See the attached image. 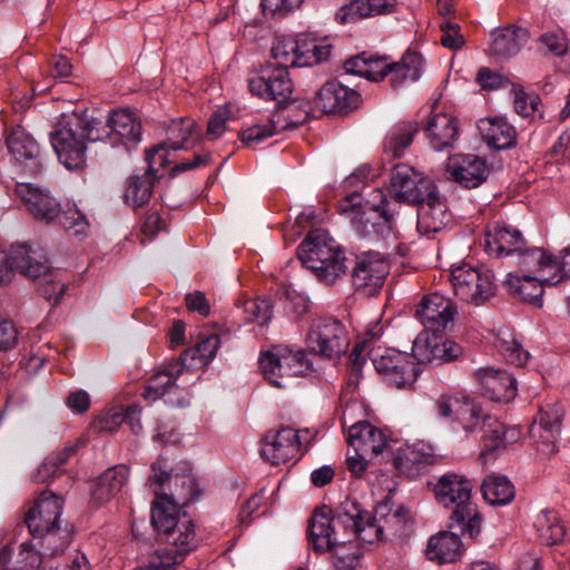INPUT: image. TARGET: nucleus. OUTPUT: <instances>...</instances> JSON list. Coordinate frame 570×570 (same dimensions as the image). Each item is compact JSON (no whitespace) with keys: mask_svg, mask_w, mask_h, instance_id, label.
Returning a JSON list of instances; mask_svg holds the SVG:
<instances>
[{"mask_svg":"<svg viewBox=\"0 0 570 570\" xmlns=\"http://www.w3.org/2000/svg\"><path fill=\"white\" fill-rule=\"evenodd\" d=\"M470 420L474 416L481 419V433L484 441V449L480 458H485L489 452L505 445L507 428L497 417L484 411L480 404H472L470 407Z\"/></svg>","mask_w":570,"mask_h":570,"instance_id":"c756f323","label":"nucleus"},{"mask_svg":"<svg viewBox=\"0 0 570 570\" xmlns=\"http://www.w3.org/2000/svg\"><path fill=\"white\" fill-rule=\"evenodd\" d=\"M409 511L403 507L392 510L387 502L377 504L372 515L360 507L356 534L358 541L374 543L382 539L401 538L406 529Z\"/></svg>","mask_w":570,"mask_h":570,"instance_id":"7ed1b4c3","label":"nucleus"},{"mask_svg":"<svg viewBox=\"0 0 570 570\" xmlns=\"http://www.w3.org/2000/svg\"><path fill=\"white\" fill-rule=\"evenodd\" d=\"M154 181L150 173L131 176L124 194L125 202L134 208L147 204L153 193Z\"/></svg>","mask_w":570,"mask_h":570,"instance_id":"3c124183","label":"nucleus"},{"mask_svg":"<svg viewBox=\"0 0 570 570\" xmlns=\"http://www.w3.org/2000/svg\"><path fill=\"white\" fill-rule=\"evenodd\" d=\"M311 367L304 351H293L287 346H276L259 357V368L264 377L276 387L284 386L286 379L306 375Z\"/></svg>","mask_w":570,"mask_h":570,"instance_id":"20e7f679","label":"nucleus"},{"mask_svg":"<svg viewBox=\"0 0 570 570\" xmlns=\"http://www.w3.org/2000/svg\"><path fill=\"white\" fill-rule=\"evenodd\" d=\"M491 165L484 157L465 155V188L481 186L490 176Z\"/></svg>","mask_w":570,"mask_h":570,"instance_id":"052dcab7","label":"nucleus"},{"mask_svg":"<svg viewBox=\"0 0 570 570\" xmlns=\"http://www.w3.org/2000/svg\"><path fill=\"white\" fill-rule=\"evenodd\" d=\"M442 334H433L422 331L413 341L412 357L415 364L443 363L455 358L461 347L448 340Z\"/></svg>","mask_w":570,"mask_h":570,"instance_id":"f3484780","label":"nucleus"},{"mask_svg":"<svg viewBox=\"0 0 570 570\" xmlns=\"http://www.w3.org/2000/svg\"><path fill=\"white\" fill-rule=\"evenodd\" d=\"M176 380L177 375H174L167 371L153 375L145 387V392L142 393L144 399L154 402L160 397L166 396V403L184 406L186 402L173 396L174 394H178V392L181 391L176 385Z\"/></svg>","mask_w":570,"mask_h":570,"instance_id":"a19ab883","label":"nucleus"},{"mask_svg":"<svg viewBox=\"0 0 570 570\" xmlns=\"http://www.w3.org/2000/svg\"><path fill=\"white\" fill-rule=\"evenodd\" d=\"M56 219L65 230L75 236L85 235L89 227L85 215L75 205H67L65 209L60 208Z\"/></svg>","mask_w":570,"mask_h":570,"instance_id":"680f3d73","label":"nucleus"},{"mask_svg":"<svg viewBox=\"0 0 570 570\" xmlns=\"http://www.w3.org/2000/svg\"><path fill=\"white\" fill-rule=\"evenodd\" d=\"M72 454L71 446L50 453L33 474V480L39 483L48 482L62 470Z\"/></svg>","mask_w":570,"mask_h":570,"instance_id":"13d9d810","label":"nucleus"},{"mask_svg":"<svg viewBox=\"0 0 570 570\" xmlns=\"http://www.w3.org/2000/svg\"><path fill=\"white\" fill-rule=\"evenodd\" d=\"M165 462L158 459L155 463L151 464L153 475L149 476L148 481L150 487L161 488L165 482L174 483V489L170 490V495L160 494L158 489H154L155 500L153 501V507H155V502L159 498H168L170 502L177 505V521L184 522L188 521L187 519L180 520L179 518V508L180 505L187 504L194 495L196 483L194 478L190 474L184 475H175L174 478L167 472Z\"/></svg>","mask_w":570,"mask_h":570,"instance_id":"4468645a","label":"nucleus"},{"mask_svg":"<svg viewBox=\"0 0 570 570\" xmlns=\"http://www.w3.org/2000/svg\"><path fill=\"white\" fill-rule=\"evenodd\" d=\"M515 256L517 265L522 275L537 276L540 272L550 271L558 266V259L541 247H527L525 244Z\"/></svg>","mask_w":570,"mask_h":570,"instance_id":"79ce46f5","label":"nucleus"},{"mask_svg":"<svg viewBox=\"0 0 570 570\" xmlns=\"http://www.w3.org/2000/svg\"><path fill=\"white\" fill-rule=\"evenodd\" d=\"M346 271V257L344 250H341L340 255L324 261L322 269H314L313 272L316 277L325 284H334L341 276L345 275Z\"/></svg>","mask_w":570,"mask_h":570,"instance_id":"69168bd1","label":"nucleus"},{"mask_svg":"<svg viewBox=\"0 0 570 570\" xmlns=\"http://www.w3.org/2000/svg\"><path fill=\"white\" fill-rule=\"evenodd\" d=\"M38 537L41 538V553L49 556H56L63 552L71 541L69 532L67 530H61L60 525L58 529H51Z\"/></svg>","mask_w":570,"mask_h":570,"instance_id":"338daca9","label":"nucleus"},{"mask_svg":"<svg viewBox=\"0 0 570 570\" xmlns=\"http://www.w3.org/2000/svg\"><path fill=\"white\" fill-rule=\"evenodd\" d=\"M372 363L385 383L399 390L411 389L421 372L411 354L395 348H376Z\"/></svg>","mask_w":570,"mask_h":570,"instance_id":"39448f33","label":"nucleus"},{"mask_svg":"<svg viewBox=\"0 0 570 570\" xmlns=\"http://www.w3.org/2000/svg\"><path fill=\"white\" fill-rule=\"evenodd\" d=\"M539 540L546 546L559 543L564 537V527L560 522L556 511L541 510L533 522Z\"/></svg>","mask_w":570,"mask_h":570,"instance_id":"37998d69","label":"nucleus"},{"mask_svg":"<svg viewBox=\"0 0 570 570\" xmlns=\"http://www.w3.org/2000/svg\"><path fill=\"white\" fill-rule=\"evenodd\" d=\"M309 439L308 430L296 431L289 426L266 433L262 449L263 456L272 464L286 463L301 458L302 444Z\"/></svg>","mask_w":570,"mask_h":570,"instance_id":"1a4fd4ad","label":"nucleus"},{"mask_svg":"<svg viewBox=\"0 0 570 570\" xmlns=\"http://www.w3.org/2000/svg\"><path fill=\"white\" fill-rule=\"evenodd\" d=\"M490 53L499 58L515 56L528 41V31L520 27L509 26L491 33Z\"/></svg>","mask_w":570,"mask_h":570,"instance_id":"4c0bfd02","label":"nucleus"},{"mask_svg":"<svg viewBox=\"0 0 570 570\" xmlns=\"http://www.w3.org/2000/svg\"><path fill=\"white\" fill-rule=\"evenodd\" d=\"M286 118L283 115V111H275L271 118L264 125H253L247 129L242 131V141L246 145H252L254 142H261L262 140L271 137L281 130L296 127L295 124L291 125L285 121Z\"/></svg>","mask_w":570,"mask_h":570,"instance_id":"de8ad7c7","label":"nucleus"},{"mask_svg":"<svg viewBox=\"0 0 570 570\" xmlns=\"http://www.w3.org/2000/svg\"><path fill=\"white\" fill-rule=\"evenodd\" d=\"M199 131L196 129V122L190 118H180L173 121L168 130V139L165 141L170 150L190 149L198 138Z\"/></svg>","mask_w":570,"mask_h":570,"instance_id":"09e8293b","label":"nucleus"},{"mask_svg":"<svg viewBox=\"0 0 570 570\" xmlns=\"http://www.w3.org/2000/svg\"><path fill=\"white\" fill-rule=\"evenodd\" d=\"M396 0H353L341 7L336 20L341 23L355 22L363 18L394 11Z\"/></svg>","mask_w":570,"mask_h":570,"instance_id":"f704fd0d","label":"nucleus"},{"mask_svg":"<svg viewBox=\"0 0 570 570\" xmlns=\"http://www.w3.org/2000/svg\"><path fill=\"white\" fill-rule=\"evenodd\" d=\"M435 184L407 164L395 165L390 174V193L394 202L415 205L435 189Z\"/></svg>","mask_w":570,"mask_h":570,"instance_id":"6e6552de","label":"nucleus"},{"mask_svg":"<svg viewBox=\"0 0 570 570\" xmlns=\"http://www.w3.org/2000/svg\"><path fill=\"white\" fill-rule=\"evenodd\" d=\"M360 504L346 499L335 512L323 505L316 508L308 520L307 535L313 550L318 553L330 551L337 542L345 540L346 533H356Z\"/></svg>","mask_w":570,"mask_h":570,"instance_id":"f03ea898","label":"nucleus"},{"mask_svg":"<svg viewBox=\"0 0 570 570\" xmlns=\"http://www.w3.org/2000/svg\"><path fill=\"white\" fill-rule=\"evenodd\" d=\"M524 245L525 239L518 228L502 225L485 234L483 247L490 255L501 257L515 255Z\"/></svg>","mask_w":570,"mask_h":570,"instance_id":"cd10ccee","label":"nucleus"},{"mask_svg":"<svg viewBox=\"0 0 570 570\" xmlns=\"http://www.w3.org/2000/svg\"><path fill=\"white\" fill-rule=\"evenodd\" d=\"M16 193L35 219L49 224L58 217L59 203L42 189L21 183L17 185Z\"/></svg>","mask_w":570,"mask_h":570,"instance_id":"b1692460","label":"nucleus"},{"mask_svg":"<svg viewBox=\"0 0 570 570\" xmlns=\"http://www.w3.org/2000/svg\"><path fill=\"white\" fill-rule=\"evenodd\" d=\"M249 91L261 98L287 101L293 92V83L285 68L264 69L248 78Z\"/></svg>","mask_w":570,"mask_h":570,"instance_id":"dca6fc26","label":"nucleus"},{"mask_svg":"<svg viewBox=\"0 0 570 570\" xmlns=\"http://www.w3.org/2000/svg\"><path fill=\"white\" fill-rule=\"evenodd\" d=\"M438 415L446 421L459 420L463 409L462 395L460 392H446L441 394L435 401Z\"/></svg>","mask_w":570,"mask_h":570,"instance_id":"0e129e2a","label":"nucleus"},{"mask_svg":"<svg viewBox=\"0 0 570 570\" xmlns=\"http://www.w3.org/2000/svg\"><path fill=\"white\" fill-rule=\"evenodd\" d=\"M422 59L417 53H407L401 61L390 62V82L394 88L407 81H415L421 76Z\"/></svg>","mask_w":570,"mask_h":570,"instance_id":"a18cd8bd","label":"nucleus"},{"mask_svg":"<svg viewBox=\"0 0 570 570\" xmlns=\"http://www.w3.org/2000/svg\"><path fill=\"white\" fill-rule=\"evenodd\" d=\"M13 269L38 279L47 274L49 261L42 248L18 244L11 246L9 254L0 252V284L10 281Z\"/></svg>","mask_w":570,"mask_h":570,"instance_id":"423d86ee","label":"nucleus"},{"mask_svg":"<svg viewBox=\"0 0 570 570\" xmlns=\"http://www.w3.org/2000/svg\"><path fill=\"white\" fill-rule=\"evenodd\" d=\"M431 146L441 151L452 147L459 139V120L446 114H436L428 120L424 128Z\"/></svg>","mask_w":570,"mask_h":570,"instance_id":"473e14b6","label":"nucleus"},{"mask_svg":"<svg viewBox=\"0 0 570 570\" xmlns=\"http://www.w3.org/2000/svg\"><path fill=\"white\" fill-rule=\"evenodd\" d=\"M129 469L125 464H118L107 469L95 482L91 498L98 505L104 504L116 497L126 484Z\"/></svg>","mask_w":570,"mask_h":570,"instance_id":"e433bc0d","label":"nucleus"},{"mask_svg":"<svg viewBox=\"0 0 570 570\" xmlns=\"http://www.w3.org/2000/svg\"><path fill=\"white\" fill-rule=\"evenodd\" d=\"M361 95L337 80L326 81L317 91L314 104L325 114L347 115L357 109Z\"/></svg>","mask_w":570,"mask_h":570,"instance_id":"2eb2a0df","label":"nucleus"},{"mask_svg":"<svg viewBox=\"0 0 570 570\" xmlns=\"http://www.w3.org/2000/svg\"><path fill=\"white\" fill-rule=\"evenodd\" d=\"M126 420L122 407H111L94 421V428L99 432H115Z\"/></svg>","mask_w":570,"mask_h":570,"instance_id":"774afa93","label":"nucleus"},{"mask_svg":"<svg viewBox=\"0 0 570 570\" xmlns=\"http://www.w3.org/2000/svg\"><path fill=\"white\" fill-rule=\"evenodd\" d=\"M151 523L163 532L171 548L154 551L144 566L134 570H175L195 547V531L191 521H177V505L168 498H159L151 509Z\"/></svg>","mask_w":570,"mask_h":570,"instance_id":"f257e3e1","label":"nucleus"},{"mask_svg":"<svg viewBox=\"0 0 570 570\" xmlns=\"http://www.w3.org/2000/svg\"><path fill=\"white\" fill-rule=\"evenodd\" d=\"M367 203L371 204L368 212L357 208L351 210V220L357 233L363 237H370L379 233L381 226L374 222L376 214H379L385 223H390L395 213V204L387 200L381 189H374Z\"/></svg>","mask_w":570,"mask_h":570,"instance_id":"412c9836","label":"nucleus"},{"mask_svg":"<svg viewBox=\"0 0 570 570\" xmlns=\"http://www.w3.org/2000/svg\"><path fill=\"white\" fill-rule=\"evenodd\" d=\"M71 125L78 129L81 137L89 141H109L111 145V129L109 116L99 118L89 114L88 110L72 112L69 115Z\"/></svg>","mask_w":570,"mask_h":570,"instance_id":"ea45409f","label":"nucleus"},{"mask_svg":"<svg viewBox=\"0 0 570 570\" xmlns=\"http://www.w3.org/2000/svg\"><path fill=\"white\" fill-rule=\"evenodd\" d=\"M495 346L505 361L515 366H523L529 360V353L522 344L508 331H500Z\"/></svg>","mask_w":570,"mask_h":570,"instance_id":"864d4df0","label":"nucleus"},{"mask_svg":"<svg viewBox=\"0 0 570 570\" xmlns=\"http://www.w3.org/2000/svg\"><path fill=\"white\" fill-rule=\"evenodd\" d=\"M272 58L276 68L301 67L297 56V43L293 37L277 38L272 47Z\"/></svg>","mask_w":570,"mask_h":570,"instance_id":"5fc2aeb1","label":"nucleus"},{"mask_svg":"<svg viewBox=\"0 0 570 570\" xmlns=\"http://www.w3.org/2000/svg\"><path fill=\"white\" fill-rule=\"evenodd\" d=\"M390 273V264L377 252H366L355 257L352 268V283L357 292L365 295L376 294Z\"/></svg>","mask_w":570,"mask_h":570,"instance_id":"9b49d317","label":"nucleus"},{"mask_svg":"<svg viewBox=\"0 0 570 570\" xmlns=\"http://www.w3.org/2000/svg\"><path fill=\"white\" fill-rule=\"evenodd\" d=\"M562 406L558 403L541 407L530 426V435L537 440L538 449L543 454L556 451V440L561 429Z\"/></svg>","mask_w":570,"mask_h":570,"instance_id":"aec40b11","label":"nucleus"},{"mask_svg":"<svg viewBox=\"0 0 570 570\" xmlns=\"http://www.w3.org/2000/svg\"><path fill=\"white\" fill-rule=\"evenodd\" d=\"M347 441L357 454L370 459L383 453L389 444V438L384 432L366 421L357 422L350 428Z\"/></svg>","mask_w":570,"mask_h":570,"instance_id":"393cba45","label":"nucleus"},{"mask_svg":"<svg viewBox=\"0 0 570 570\" xmlns=\"http://www.w3.org/2000/svg\"><path fill=\"white\" fill-rule=\"evenodd\" d=\"M220 344V337L217 334H210L200 338L197 344L185 352V357L198 360L199 364H208L216 355Z\"/></svg>","mask_w":570,"mask_h":570,"instance_id":"e2e57ef3","label":"nucleus"},{"mask_svg":"<svg viewBox=\"0 0 570 570\" xmlns=\"http://www.w3.org/2000/svg\"><path fill=\"white\" fill-rule=\"evenodd\" d=\"M482 140L491 149L505 150L517 146L515 128L502 117L483 118L476 122Z\"/></svg>","mask_w":570,"mask_h":570,"instance_id":"a878e982","label":"nucleus"},{"mask_svg":"<svg viewBox=\"0 0 570 570\" xmlns=\"http://www.w3.org/2000/svg\"><path fill=\"white\" fill-rule=\"evenodd\" d=\"M63 498L51 491H43L28 510L24 522L32 537L58 529L63 509Z\"/></svg>","mask_w":570,"mask_h":570,"instance_id":"ddd939ff","label":"nucleus"},{"mask_svg":"<svg viewBox=\"0 0 570 570\" xmlns=\"http://www.w3.org/2000/svg\"><path fill=\"white\" fill-rule=\"evenodd\" d=\"M111 146L137 145L141 138V124L129 110H115L109 115Z\"/></svg>","mask_w":570,"mask_h":570,"instance_id":"2f4dec72","label":"nucleus"},{"mask_svg":"<svg viewBox=\"0 0 570 570\" xmlns=\"http://www.w3.org/2000/svg\"><path fill=\"white\" fill-rule=\"evenodd\" d=\"M416 122L406 121L396 124L391 128L384 140V151L392 157H401L404 150L412 144L417 132Z\"/></svg>","mask_w":570,"mask_h":570,"instance_id":"c03bdc74","label":"nucleus"},{"mask_svg":"<svg viewBox=\"0 0 570 570\" xmlns=\"http://www.w3.org/2000/svg\"><path fill=\"white\" fill-rule=\"evenodd\" d=\"M343 250L336 240L326 230L311 232L297 248V256L302 264L311 269H322L324 261H328Z\"/></svg>","mask_w":570,"mask_h":570,"instance_id":"a211bd4d","label":"nucleus"},{"mask_svg":"<svg viewBox=\"0 0 570 570\" xmlns=\"http://www.w3.org/2000/svg\"><path fill=\"white\" fill-rule=\"evenodd\" d=\"M483 498L493 505H505L515 495L514 487L507 476L490 475L484 479L482 487Z\"/></svg>","mask_w":570,"mask_h":570,"instance_id":"8fccbe9b","label":"nucleus"},{"mask_svg":"<svg viewBox=\"0 0 570 570\" xmlns=\"http://www.w3.org/2000/svg\"><path fill=\"white\" fill-rule=\"evenodd\" d=\"M41 563V551L28 542L20 544L16 553L9 547L0 551V570H39Z\"/></svg>","mask_w":570,"mask_h":570,"instance_id":"58836bf2","label":"nucleus"},{"mask_svg":"<svg viewBox=\"0 0 570 570\" xmlns=\"http://www.w3.org/2000/svg\"><path fill=\"white\" fill-rule=\"evenodd\" d=\"M72 454L71 446L50 453L33 474V480L39 483L48 482L62 470Z\"/></svg>","mask_w":570,"mask_h":570,"instance_id":"6e6d98bb","label":"nucleus"},{"mask_svg":"<svg viewBox=\"0 0 570 570\" xmlns=\"http://www.w3.org/2000/svg\"><path fill=\"white\" fill-rule=\"evenodd\" d=\"M72 454L71 446L50 453L33 474V480L39 483L48 482L62 470Z\"/></svg>","mask_w":570,"mask_h":570,"instance_id":"4d7b16f0","label":"nucleus"},{"mask_svg":"<svg viewBox=\"0 0 570 570\" xmlns=\"http://www.w3.org/2000/svg\"><path fill=\"white\" fill-rule=\"evenodd\" d=\"M345 540L337 542L330 551H333V566L336 570H353L356 568L361 553L358 548L353 544L354 540H358L356 533L344 534Z\"/></svg>","mask_w":570,"mask_h":570,"instance_id":"603ef678","label":"nucleus"},{"mask_svg":"<svg viewBox=\"0 0 570 570\" xmlns=\"http://www.w3.org/2000/svg\"><path fill=\"white\" fill-rule=\"evenodd\" d=\"M561 278L552 277H539L530 275H513L510 273L507 278V286L509 292L523 302L530 303L537 307H541L543 304V286L544 284L557 285Z\"/></svg>","mask_w":570,"mask_h":570,"instance_id":"bb28decb","label":"nucleus"},{"mask_svg":"<svg viewBox=\"0 0 570 570\" xmlns=\"http://www.w3.org/2000/svg\"><path fill=\"white\" fill-rule=\"evenodd\" d=\"M461 535L458 528L442 531L430 538L426 558L439 563L454 562L460 557Z\"/></svg>","mask_w":570,"mask_h":570,"instance_id":"7c9ffc66","label":"nucleus"},{"mask_svg":"<svg viewBox=\"0 0 570 570\" xmlns=\"http://www.w3.org/2000/svg\"><path fill=\"white\" fill-rule=\"evenodd\" d=\"M466 266L465 264V294L469 298H465V302L475 306L482 305L494 296L493 273L490 269Z\"/></svg>","mask_w":570,"mask_h":570,"instance_id":"c9c22d12","label":"nucleus"},{"mask_svg":"<svg viewBox=\"0 0 570 570\" xmlns=\"http://www.w3.org/2000/svg\"><path fill=\"white\" fill-rule=\"evenodd\" d=\"M51 145L59 161L68 169H79L86 163L87 146L69 116H63L51 134Z\"/></svg>","mask_w":570,"mask_h":570,"instance_id":"f8f14e48","label":"nucleus"},{"mask_svg":"<svg viewBox=\"0 0 570 570\" xmlns=\"http://www.w3.org/2000/svg\"><path fill=\"white\" fill-rule=\"evenodd\" d=\"M456 314L455 303L439 293L423 296L415 309V317L424 327L423 331L433 334H443L452 327Z\"/></svg>","mask_w":570,"mask_h":570,"instance_id":"9d476101","label":"nucleus"},{"mask_svg":"<svg viewBox=\"0 0 570 570\" xmlns=\"http://www.w3.org/2000/svg\"><path fill=\"white\" fill-rule=\"evenodd\" d=\"M434 494L440 504L453 508L448 528H458L463 533V478L456 474L443 475L434 488Z\"/></svg>","mask_w":570,"mask_h":570,"instance_id":"5701e85b","label":"nucleus"},{"mask_svg":"<svg viewBox=\"0 0 570 570\" xmlns=\"http://www.w3.org/2000/svg\"><path fill=\"white\" fill-rule=\"evenodd\" d=\"M347 332L344 325L332 318H321L309 328L307 348L321 357L335 360L348 347Z\"/></svg>","mask_w":570,"mask_h":570,"instance_id":"0eeeda50","label":"nucleus"},{"mask_svg":"<svg viewBox=\"0 0 570 570\" xmlns=\"http://www.w3.org/2000/svg\"><path fill=\"white\" fill-rule=\"evenodd\" d=\"M481 393L494 402L509 403L517 395V380L507 371L481 367L474 373Z\"/></svg>","mask_w":570,"mask_h":570,"instance_id":"4be33fe9","label":"nucleus"},{"mask_svg":"<svg viewBox=\"0 0 570 570\" xmlns=\"http://www.w3.org/2000/svg\"><path fill=\"white\" fill-rule=\"evenodd\" d=\"M6 145L13 160L30 175H37L42 168L40 149L37 141L20 126L6 130Z\"/></svg>","mask_w":570,"mask_h":570,"instance_id":"6ab92c4d","label":"nucleus"},{"mask_svg":"<svg viewBox=\"0 0 570 570\" xmlns=\"http://www.w3.org/2000/svg\"><path fill=\"white\" fill-rule=\"evenodd\" d=\"M72 454L71 446L50 453L33 474V480L39 483L48 482L62 470Z\"/></svg>","mask_w":570,"mask_h":570,"instance_id":"bf43d9fd","label":"nucleus"},{"mask_svg":"<svg viewBox=\"0 0 570 570\" xmlns=\"http://www.w3.org/2000/svg\"><path fill=\"white\" fill-rule=\"evenodd\" d=\"M438 455L431 444L415 442L409 445L403 455L395 458V465L400 470H406L410 464L416 466L417 471L422 468L435 464Z\"/></svg>","mask_w":570,"mask_h":570,"instance_id":"49530a36","label":"nucleus"},{"mask_svg":"<svg viewBox=\"0 0 570 570\" xmlns=\"http://www.w3.org/2000/svg\"><path fill=\"white\" fill-rule=\"evenodd\" d=\"M415 205L419 206L417 230L421 234L436 233L442 229L448 220V214L436 187L432 194Z\"/></svg>","mask_w":570,"mask_h":570,"instance_id":"c85d7f7f","label":"nucleus"},{"mask_svg":"<svg viewBox=\"0 0 570 570\" xmlns=\"http://www.w3.org/2000/svg\"><path fill=\"white\" fill-rule=\"evenodd\" d=\"M396 0H353L341 7L336 20L341 23L355 22L363 18L394 11Z\"/></svg>","mask_w":570,"mask_h":570,"instance_id":"72a5a7b5","label":"nucleus"}]
</instances>
